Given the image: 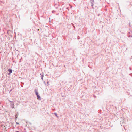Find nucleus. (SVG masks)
Segmentation results:
<instances>
[{
  "mask_svg": "<svg viewBox=\"0 0 132 132\" xmlns=\"http://www.w3.org/2000/svg\"><path fill=\"white\" fill-rule=\"evenodd\" d=\"M35 92L36 95H37V99L39 100H40V97L39 95H38V93L37 91V90L36 89H35Z\"/></svg>",
  "mask_w": 132,
  "mask_h": 132,
  "instance_id": "obj_1",
  "label": "nucleus"
},
{
  "mask_svg": "<svg viewBox=\"0 0 132 132\" xmlns=\"http://www.w3.org/2000/svg\"><path fill=\"white\" fill-rule=\"evenodd\" d=\"M11 107L12 108H14V103L13 102H11Z\"/></svg>",
  "mask_w": 132,
  "mask_h": 132,
  "instance_id": "obj_2",
  "label": "nucleus"
},
{
  "mask_svg": "<svg viewBox=\"0 0 132 132\" xmlns=\"http://www.w3.org/2000/svg\"><path fill=\"white\" fill-rule=\"evenodd\" d=\"M8 71L9 72V73H8L9 74H10L12 73V70L11 69H8Z\"/></svg>",
  "mask_w": 132,
  "mask_h": 132,
  "instance_id": "obj_3",
  "label": "nucleus"
},
{
  "mask_svg": "<svg viewBox=\"0 0 132 132\" xmlns=\"http://www.w3.org/2000/svg\"><path fill=\"white\" fill-rule=\"evenodd\" d=\"M15 118L16 119L17 118V117H18V115L16 114L15 115Z\"/></svg>",
  "mask_w": 132,
  "mask_h": 132,
  "instance_id": "obj_4",
  "label": "nucleus"
},
{
  "mask_svg": "<svg viewBox=\"0 0 132 132\" xmlns=\"http://www.w3.org/2000/svg\"><path fill=\"white\" fill-rule=\"evenodd\" d=\"M54 114H55V115H56L57 117H58V116H57V114H56V113H54Z\"/></svg>",
  "mask_w": 132,
  "mask_h": 132,
  "instance_id": "obj_5",
  "label": "nucleus"
},
{
  "mask_svg": "<svg viewBox=\"0 0 132 132\" xmlns=\"http://www.w3.org/2000/svg\"><path fill=\"white\" fill-rule=\"evenodd\" d=\"M8 101L9 102H10V103H11V102H13L12 101H10V100H8Z\"/></svg>",
  "mask_w": 132,
  "mask_h": 132,
  "instance_id": "obj_6",
  "label": "nucleus"
},
{
  "mask_svg": "<svg viewBox=\"0 0 132 132\" xmlns=\"http://www.w3.org/2000/svg\"><path fill=\"white\" fill-rule=\"evenodd\" d=\"M47 85L48 86L49 85V84H48V81H47Z\"/></svg>",
  "mask_w": 132,
  "mask_h": 132,
  "instance_id": "obj_7",
  "label": "nucleus"
},
{
  "mask_svg": "<svg viewBox=\"0 0 132 132\" xmlns=\"http://www.w3.org/2000/svg\"><path fill=\"white\" fill-rule=\"evenodd\" d=\"M92 2H91V3H92V6H93V3H92Z\"/></svg>",
  "mask_w": 132,
  "mask_h": 132,
  "instance_id": "obj_8",
  "label": "nucleus"
},
{
  "mask_svg": "<svg viewBox=\"0 0 132 132\" xmlns=\"http://www.w3.org/2000/svg\"><path fill=\"white\" fill-rule=\"evenodd\" d=\"M16 124H19V123H18V122H16Z\"/></svg>",
  "mask_w": 132,
  "mask_h": 132,
  "instance_id": "obj_9",
  "label": "nucleus"
},
{
  "mask_svg": "<svg viewBox=\"0 0 132 132\" xmlns=\"http://www.w3.org/2000/svg\"><path fill=\"white\" fill-rule=\"evenodd\" d=\"M43 76V75H42V80H43V78H42Z\"/></svg>",
  "mask_w": 132,
  "mask_h": 132,
  "instance_id": "obj_10",
  "label": "nucleus"
},
{
  "mask_svg": "<svg viewBox=\"0 0 132 132\" xmlns=\"http://www.w3.org/2000/svg\"><path fill=\"white\" fill-rule=\"evenodd\" d=\"M15 132H19V131H15Z\"/></svg>",
  "mask_w": 132,
  "mask_h": 132,
  "instance_id": "obj_11",
  "label": "nucleus"
},
{
  "mask_svg": "<svg viewBox=\"0 0 132 132\" xmlns=\"http://www.w3.org/2000/svg\"><path fill=\"white\" fill-rule=\"evenodd\" d=\"M12 89H11L10 90V92H11V91L12 90Z\"/></svg>",
  "mask_w": 132,
  "mask_h": 132,
  "instance_id": "obj_12",
  "label": "nucleus"
},
{
  "mask_svg": "<svg viewBox=\"0 0 132 132\" xmlns=\"http://www.w3.org/2000/svg\"><path fill=\"white\" fill-rule=\"evenodd\" d=\"M44 83H45V81H44Z\"/></svg>",
  "mask_w": 132,
  "mask_h": 132,
  "instance_id": "obj_13",
  "label": "nucleus"
},
{
  "mask_svg": "<svg viewBox=\"0 0 132 132\" xmlns=\"http://www.w3.org/2000/svg\"><path fill=\"white\" fill-rule=\"evenodd\" d=\"M23 86H22V87H23Z\"/></svg>",
  "mask_w": 132,
  "mask_h": 132,
  "instance_id": "obj_14",
  "label": "nucleus"
},
{
  "mask_svg": "<svg viewBox=\"0 0 132 132\" xmlns=\"http://www.w3.org/2000/svg\"><path fill=\"white\" fill-rule=\"evenodd\" d=\"M23 86H22V87H23Z\"/></svg>",
  "mask_w": 132,
  "mask_h": 132,
  "instance_id": "obj_15",
  "label": "nucleus"
},
{
  "mask_svg": "<svg viewBox=\"0 0 132 132\" xmlns=\"http://www.w3.org/2000/svg\"><path fill=\"white\" fill-rule=\"evenodd\" d=\"M91 1H92V0H91Z\"/></svg>",
  "mask_w": 132,
  "mask_h": 132,
  "instance_id": "obj_16",
  "label": "nucleus"
}]
</instances>
